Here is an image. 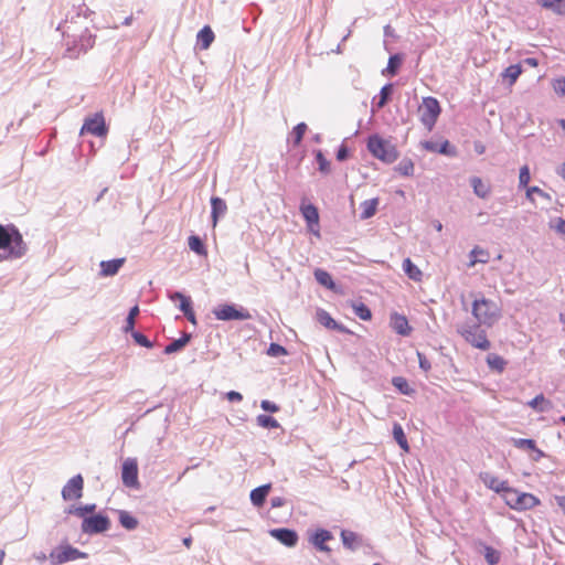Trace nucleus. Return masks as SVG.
<instances>
[{"instance_id": "obj_53", "label": "nucleus", "mask_w": 565, "mask_h": 565, "mask_svg": "<svg viewBox=\"0 0 565 565\" xmlns=\"http://www.w3.org/2000/svg\"><path fill=\"white\" fill-rule=\"evenodd\" d=\"M96 509V504H86V505H81V507H77L74 509V514L79 516V518H87L86 514L88 513H93Z\"/></svg>"}, {"instance_id": "obj_60", "label": "nucleus", "mask_w": 565, "mask_h": 565, "mask_svg": "<svg viewBox=\"0 0 565 565\" xmlns=\"http://www.w3.org/2000/svg\"><path fill=\"white\" fill-rule=\"evenodd\" d=\"M226 398L230 401V402H235V403H238L243 399V395L239 393V392H236V391H230L227 392L226 394Z\"/></svg>"}, {"instance_id": "obj_36", "label": "nucleus", "mask_w": 565, "mask_h": 565, "mask_svg": "<svg viewBox=\"0 0 565 565\" xmlns=\"http://www.w3.org/2000/svg\"><path fill=\"white\" fill-rule=\"evenodd\" d=\"M537 2L557 14H565V0H537Z\"/></svg>"}, {"instance_id": "obj_34", "label": "nucleus", "mask_w": 565, "mask_h": 565, "mask_svg": "<svg viewBox=\"0 0 565 565\" xmlns=\"http://www.w3.org/2000/svg\"><path fill=\"white\" fill-rule=\"evenodd\" d=\"M393 437L403 450H405V451L409 450L406 435L403 430V427L398 423H395L393 426Z\"/></svg>"}, {"instance_id": "obj_14", "label": "nucleus", "mask_w": 565, "mask_h": 565, "mask_svg": "<svg viewBox=\"0 0 565 565\" xmlns=\"http://www.w3.org/2000/svg\"><path fill=\"white\" fill-rule=\"evenodd\" d=\"M269 535L287 547L296 546L299 540L298 533L287 527L271 529Z\"/></svg>"}, {"instance_id": "obj_35", "label": "nucleus", "mask_w": 565, "mask_h": 565, "mask_svg": "<svg viewBox=\"0 0 565 565\" xmlns=\"http://www.w3.org/2000/svg\"><path fill=\"white\" fill-rule=\"evenodd\" d=\"M188 244L190 249L195 254L200 256H204L207 254L206 247L200 236L191 235L188 239Z\"/></svg>"}, {"instance_id": "obj_32", "label": "nucleus", "mask_w": 565, "mask_h": 565, "mask_svg": "<svg viewBox=\"0 0 565 565\" xmlns=\"http://www.w3.org/2000/svg\"><path fill=\"white\" fill-rule=\"evenodd\" d=\"M527 405L539 412H548L552 408V403L546 399L543 394L535 396L527 403Z\"/></svg>"}, {"instance_id": "obj_27", "label": "nucleus", "mask_w": 565, "mask_h": 565, "mask_svg": "<svg viewBox=\"0 0 565 565\" xmlns=\"http://www.w3.org/2000/svg\"><path fill=\"white\" fill-rule=\"evenodd\" d=\"M377 205H379V199L377 198H374V199H371V200H365L364 202H362L361 205H360V209H361L360 217H361V220L371 218L376 213Z\"/></svg>"}, {"instance_id": "obj_61", "label": "nucleus", "mask_w": 565, "mask_h": 565, "mask_svg": "<svg viewBox=\"0 0 565 565\" xmlns=\"http://www.w3.org/2000/svg\"><path fill=\"white\" fill-rule=\"evenodd\" d=\"M533 455L531 456V460L534 461V462H539L542 458L546 457V454L539 449L536 446H535V449L532 450Z\"/></svg>"}, {"instance_id": "obj_22", "label": "nucleus", "mask_w": 565, "mask_h": 565, "mask_svg": "<svg viewBox=\"0 0 565 565\" xmlns=\"http://www.w3.org/2000/svg\"><path fill=\"white\" fill-rule=\"evenodd\" d=\"M481 479L489 489L498 493H502V495L507 493V490L510 488L507 481L500 480L498 477H494L490 473H483Z\"/></svg>"}, {"instance_id": "obj_25", "label": "nucleus", "mask_w": 565, "mask_h": 565, "mask_svg": "<svg viewBox=\"0 0 565 565\" xmlns=\"http://www.w3.org/2000/svg\"><path fill=\"white\" fill-rule=\"evenodd\" d=\"M213 41H214L213 30L209 25L203 26L196 35L198 46L201 50H207L211 46Z\"/></svg>"}, {"instance_id": "obj_24", "label": "nucleus", "mask_w": 565, "mask_h": 565, "mask_svg": "<svg viewBox=\"0 0 565 565\" xmlns=\"http://www.w3.org/2000/svg\"><path fill=\"white\" fill-rule=\"evenodd\" d=\"M270 483L259 486L250 491V501L255 507H262L270 491Z\"/></svg>"}, {"instance_id": "obj_4", "label": "nucleus", "mask_w": 565, "mask_h": 565, "mask_svg": "<svg viewBox=\"0 0 565 565\" xmlns=\"http://www.w3.org/2000/svg\"><path fill=\"white\" fill-rule=\"evenodd\" d=\"M367 150L376 159L392 163L398 158L396 147L388 140L381 138L379 135H372L367 139Z\"/></svg>"}, {"instance_id": "obj_5", "label": "nucleus", "mask_w": 565, "mask_h": 565, "mask_svg": "<svg viewBox=\"0 0 565 565\" xmlns=\"http://www.w3.org/2000/svg\"><path fill=\"white\" fill-rule=\"evenodd\" d=\"M505 503L513 510L522 511L535 508L541 503L540 499L532 493L520 492L516 489L509 488L503 494Z\"/></svg>"}, {"instance_id": "obj_30", "label": "nucleus", "mask_w": 565, "mask_h": 565, "mask_svg": "<svg viewBox=\"0 0 565 565\" xmlns=\"http://www.w3.org/2000/svg\"><path fill=\"white\" fill-rule=\"evenodd\" d=\"M169 298L172 301H180L179 309L184 313L192 309V300L189 296L183 295L180 291H173L169 294Z\"/></svg>"}, {"instance_id": "obj_1", "label": "nucleus", "mask_w": 565, "mask_h": 565, "mask_svg": "<svg viewBox=\"0 0 565 565\" xmlns=\"http://www.w3.org/2000/svg\"><path fill=\"white\" fill-rule=\"evenodd\" d=\"M95 14L85 3L73 7L67 12L63 24L58 25L65 36V56L70 58H78L85 54L95 44V35L88 30V24L93 22L92 17Z\"/></svg>"}, {"instance_id": "obj_38", "label": "nucleus", "mask_w": 565, "mask_h": 565, "mask_svg": "<svg viewBox=\"0 0 565 565\" xmlns=\"http://www.w3.org/2000/svg\"><path fill=\"white\" fill-rule=\"evenodd\" d=\"M392 384L404 395H412L415 392L408 384L407 380L403 376H394L392 379Z\"/></svg>"}, {"instance_id": "obj_52", "label": "nucleus", "mask_w": 565, "mask_h": 565, "mask_svg": "<svg viewBox=\"0 0 565 565\" xmlns=\"http://www.w3.org/2000/svg\"><path fill=\"white\" fill-rule=\"evenodd\" d=\"M267 354L269 356H274V358H278V356H281V355H286L287 354V350L278 344V343H270L268 350H267Z\"/></svg>"}, {"instance_id": "obj_63", "label": "nucleus", "mask_w": 565, "mask_h": 565, "mask_svg": "<svg viewBox=\"0 0 565 565\" xmlns=\"http://www.w3.org/2000/svg\"><path fill=\"white\" fill-rule=\"evenodd\" d=\"M286 500L282 497H273L270 499V505L271 508H280L285 505Z\"/></svg>"}, {"instance_id": "obj_50", "label": "nucleus", "mask_w": 565, "mask_h": 565, "mask_svg": "<svg viewBox=\"0 0 565 565\" xmlns=\"http://www.w3.org/2000/svg\"><path fill=\"white\" fill-rule=\"evenodd\" d=\"M306 130H307V125L305 122H300L296 127H294L292 137H294L295 146H298L301 142Z\"/></svg>"}, {"instance_id": "obj_45", "label": "nucleus", "mask_w": 565, "mask_h": 565, "mask_svg": "<svg viewBox=\"0 0 565 565\" xmlns=\"http://www.w3.org/2000/svg\"><path fill=\"white\" fill-rule=\"evenodd\" d=\"M139 315V307L136 305L130 308L129 313L126 319V324L124 327V332L130 333L135 330V321L136 317Z\"/></svg>"}, {"instance_id": "obj_11", "label": "nucleus", "mask_w": 565, "mask_h": 565, "mask_svg": "<svg viewBox=\"0 0 565 565\" xmlns=\"http://www.w3.org/2000/svg\"><path fill=\"white\" fill-rule=\"evenodd\" d=\"M121 480L128 488H137L138 481V462L135 458H127L121 467Z\"/></svg>"}, {"instance_id": "obj_58", "label": "nucleus", "mask_w": 565, "mask_h": 565, "mask_svg": "<svg viewBox=\"0 0 565 565\" xmlns=\"http://www.w3.org/2000/svg\"><path fill=\"white\" fill-rule=\"evenodd\" d=\"M349 157V150L344 145H341L337 151V160L344 161Z\"/></svg>"}, {"instance_id": "obj_2", "label": "nucleus", "mask_w": 565, "mask_h": 565, "mask_svg": "<svg viewBox=\"0 0 565 565\" xmlns=\"http://www.w3.org/2000/svg\"><path fill=\"white\" fill-rule=\"evenodd\" d=\"M28 252L22 234L14 225L0 224V262L19 259Z\"/></svg>"}, {"instance_id": "obj_26", "label": "nucleus", "mask_w": 565, "mask_h": 565, "mask_svg": "<svg viewBox=\"0 0 565 565\" xmlns=\"http://www.w3.org/2000/svg\"><path fill=\"white\" fill-rule=\"evenodd\" d=\"M192 335L190 333L184 332L181 338L173 340L168 345H166L163 352L164 354H172L181 351L191 340Z\"/></svg>"}, {"instance_id": "obj_40", "label": "nucleus", "mask_w": 565, "mask_h": 565, "mask_svg": "<svg viewBox=\"0 0 565 565\" xmlns=\"http://www.w3.org/2000/svg\"><path fill=\"white\" fill-rule=\"evenodd\" d=\"M393 94V84H386L381 88L379 100L376 102V108L381 109L383 108L388 100L391 99V96Z\"/></svg>"}, {"instance_id": "obj_13", "label": "nucleus", "mask_w": 565, "mask_h": 565, "mask_svg": "<svg viewBox=\"0 0 565 565\" xmlns=\"http://www.w3.org/2000/svg\"><path fill=\"white\" fill-rule=\"evenodd\" d=\"M84 480L81 475L71 478L62 489V497L65 501L79 499L83 494Z\"/></svg>"}, {"instance_id": "obj_12", "label": "nucleus", "mask_w": 565, "mask_h": 565, "mask_svg": "<svg viewBox=\"0 0 565 565\" xmlns=\"http://www.w3.org/2000/svg\"><path fill=\"white\" fill-rule=\"evenodd\" d=\"M107 131L108 129L104 116L102 114H95L94 117L85 119L81 135L88 132L96 137H104L107 135Z\"/></svg>"}, {"instance_id": "obj_39", "label": "nucleus", "mask_w": 565, "mask_h": 565, "mask_svg": "<svg viewBox=\"0 0 565 565\" xmlns=\"http://www.w3.org/2000/svg\"><path fill=\"white\" fill-rule=\"evenodd\" d=\"M511 444L520 449V450H524V451H532L533 449H535V440L534 439H527V438H514L512 437L510 439Z\"/></svg>"}, {"instance_id": "obj_7", "label": "nucleus", "mask_w": 565, "mask_h": 565, "mask_svg": "<svg viewBox=\"0 0 565 565\" xmlns=\"http://www.w3.org/2000/svg\"><path fill=\"white\" fill-rule=\"evenodd\" d=\"M441 108L439 102L435 97H425L423 105L419 107L420 121L428 129L431 130L435 126Z\"/></svg>"}, {"instance_id": "obj_10", "label": "nucleus", "mask_w": 565, "mask_h": 565, "mask_svg": "<svg viewBox=\"0 0 565 565\" xmlns=\"http://www.w3.org/2000/svg\"><path fill=\"white\" fill-rule=\"evenodd\" d=\"M110 527V520L107 515L95 514L84 518L82 522V531L86 534H99L108 531Z\"/></svg>"}, {"instance_id": "obj_46", "label": "nucleus", "mask_w": 565, "mask_h": 565, "mask_svg": "<svg viewBox=\"0 0 565 565\" xmlns=\"http://www.w3.org/2000/svg\"><path fill=\"white\" fill-rule=\"evenodd\" d=\"M257 424L263 428H278L279 423L271 416L260 414L256 417Z\"/></svg>"}, {"instance_id": "obj_31", "label": "nucleus", "mask_w": 565, "mask_h": 565, "mask_svg": "<svg viewBox=\"0 0 565 565\" xmlns=\"http://www.w3.org/2000/svg\"><path fill=\"white\" fill-rule=\"evenodd\" d=\"M470 185L472 186L475 194L481 199H486L490 193L489 185L484 184L479 177H472L470 179Z\"/></svg>"}, {"instance_id": "obj_16", "label": "nucleus", "mask_w": 565, "mask_h": 565, "mask_svg": "<svg viewBox=\"0 0 565 565\" xmlns=\"http://www.w3.org/2000/svg\"><path fill=\"white\" fill-rule=\"evenodd\" d=\"M300 212H301L303 218L306 220L307 225L309 226L310 231L313 232L316 235H319V231L313 230V225L319 227L318 209L313 204H301Z\"/></svg>"}, {"instance_id": "obj_47", "label": "nucleus", "mask_w": 565, "mask_h": 565, "mask_svg": "<svg viewBox=\"0 0 565 565\" xmlns=\"http://www.w3.org/2000/svg\"><path fill=\"white\" fill-rule=\"evenodd\" d=\"M484 558L489 565H497L500 562V552L491 546H484Z\"/></svg>"}, {"instance_id": "obj_19", "label": "nucleus", "mask_w": 565, "mask_h": 565, "mask_svg": "<svg viewBox=\"0 0 565 565\" xmlns=\"http://www.w3.org/2000/svg\"><path fill=\"white\" fill-rule=\"evenodd\" d=\"M126 258H115L110 260H102L99 264L100 271L99 276L102 277H111L115 276L119 269L124 266Z\"/></svg>"}, {"instance_id": "obj_49", "label": "nucleus", "mask_w": 565, "mask_h": 565, "mask_svg": "<svg viewBox=\"0 0 565 565\" xmlns=\"http://www.w3.org/2000/svg\"><path fill=\"white\" fill-rule=\"evenodd\" d=\"M130 334L137 344L148 349H151L153 347V342H151L143 333L134 330L132 332H130Z\"/></svg>"}, {"instance_id": "obj_21", "label": "nucleus", "mask_w": 565, "mask_h": 565, "mask_svg": "<svg viewBox=\"0 0 565 565\" xmlns=\"http://www.w3.org/2000/svg\"><path fill=\"white\" fill-rule=\"evenodd\" d=\"M423 147L427 151L437 152V153H441V154L449 156V157H452V156L456 154L455 147L451 146L448 140H445L441 143H437V142H434V141H425L423 143Z\"/></svg>"}, {"instance_id": "obj_41", "label": "nucleus", "mask_w": 565, "mask_h": 565, "mask_svg": "<svg viewBox=\"0 0 565 565\" xmlns=\"http://www.w3.org/2000/svg\"><path fill=\"white\" fill-rule=\"evenodd\" d=\"M395 170L404 177H412L414 174V162L412 159L404 158L396 166Z\"/></svg>"}, {"instance_id": "obj_62", "label": "nucleus", "mask_w": 565, "mask_h": 565, "mask_svg": "<svg viewBox=\"0 0 565 565\" xmlns=\"http://www.w3.org/2000/svg\"><path fill=\"white\" fill-rule=\"evenodd\" d=\"M554 88L557 93L565 96V78H559L555 82Z\"/></svg>"}, {"instance_id": "obj_64", "label": "nucleus", "mask_w": 565, "mask_h": 565, "mask_svg": "<svg viewBox=\"0 0 565 565\" xmlns=\"http://www.w3.org/2000/svg\"><path fill=\"white\" fill-rule=\"evenodd\" d=\"M523 64L529 65L531 67L537 66L539 62L535 57H526L523 60Z\"/></svg>"}, {"instance_id": "obj_9", "label": "nucleus", "mask_w": 565, "mask_h": 565, "mask_svg": "<svg viewBox=\"0 0 565 565\" xmlns=\"http://www.w3.org/2000/svg\"><path fill=\"white\" fill-rule=\"evenodd\" d=\"M87 554L72 545H62L50 553V559L53 565H61L77 558H86Z\"/></svg>"}, {"instance_id": "obj_8", "label": "nucleus", "mask_w": 565, "mask_h": 565, "mask_svg": "<svg viewBox=\"0 0 565 565\" xmlns=\"http://www.w3.org/2000/svg\"><path fill=\"white\" fill-rule=\"evenodd\" d=\"M213 315L222 321L248 320L252 318L250 313L243 307L230 303L218 305L213 309Z\"/></svg>"}, {"instance_id": "obj_43", "label": "nucleus", "mask_w": 565, "mask_h": 565, "mask_svg": "<svg viewBox=\"0 0 565 565\" xmlns=\"http://www.w3.org/2000/svg\"><path fill=\"white\" fill-rule=\"evenodd\" d=\"M119 523L127 530H135L138 525L137 519L130 515L127 511L119 512Z\"/></svg>"}, {"instance_id": "obj_28", "label": "nucleus", "mask_w": 565, "mask_h": 565, "mask_svg": "<svg viewBox=\"0 0 565 565\" xmlns=\"http://www.w3.org/2000/svg\"><path fill=\"white\" fill-rule=\"evenodd\" d=\"M403 270L407 277L414 281H420L423 278L422 270L411 260V258H405L403 260Z\"/></svg>"}, {"instance_id": "obj_44", "label": "nucleus", "mask_w": 565, "mask_h": 565, "mask_svg": "<svg viewBox=\"0 0 565 565\" xmlns=\"http://www.w3.org/2000/svg\"><path fill=\"white\" fill-rule=\"evenodd\" d=\"M403 58L401 54H393L388 58L386 72L388 75L394 76L397 74L401 65H402Z\"/></svg>"}, {"instance_id": "obj_15", "label": "nucleus", "mask_w": 565, "mask_h": 565, "mask_svg": "<svg viewBox=\"0 0 565 565\" xmlns=\"http://www.w3.org/2000/svg\"><path fill=\"white\" fill-rule=\"evenodd\" d=\"M332 539L333 535L330 531L319 529L309 537V542L320 552H330V547L326 545V542Z\"/></svg>"}, {"instance_id": "obj_57", "label": "nucleus", "mask_w": 565, "mask_h": 565, "mask_svg": "<svg viewBox=\"0 0 565 565\" xmlns=\"http://www.w3.org/2000/svg\"><path fill=\"white\" fill-rule=\"evenodd\" d=\"M417 356H418L419 367L423 371L428 372L431 369V364H430L429 360L425 356V354H423L420 352H417Z\"/></svg>"}, {"instance_id": "obj_3", "label": "nucleus", "mask_w": 565, "mask_h": 565, "mask_svg": "<svg viewBox=\"0 0 565 565\" xmlns=\"http://www.w3.org/2000/svg\"><path fill=\"white\" fill-rule=\"evenodd\" d=\"M472 316L477 323L492 327L501 317L500 307L492 300L484 297H476L472 302Z\"/></svg>"}, {"instance_id": "obj_6", "label": "nucleus", "mask_w": 565, "mask_h": 565, "mask_svg": "<svg viewBox=\"0 0 565 565\" xmlns=\"http://www.w3.org/2000/svg\"><path fill=\"white\" fill-rule=\"evenodd\" d=\"M482 324L473 323L462 326L458 331L462 338L472 347L480 350H489L491 347L487 332L481 328Z\"/></svg>"}, {"instance_id": "obj_54", "label": "nucleus", "mask_w": 565, "mask_h": 565, "mask_svg": "<svg viewBox=\"0 0 565 565\" xmlns=\"http://www.w3.org/2000/svg\"><path fill=\"white\" fill-rule=\"evenodd\" d=\"M531 180L530 169L527 166H523L520 169L519 184L520 186H526Z\"/></svg>"}, {"instance_id": "obj_18", "label": "nucleus", "mask_w": 565, "mask_h": 565, "mask_svg": "<svg viewBox=\"0 0 565 565\" xmlns=\"http://www.w3.org/2000/svg\"><path fill=\"white\" fill-rule=\"evenodd\" d=\"M392 329L399 335L406 337L409 335L412 328L409 327L408 320L405 316L399 315L397 312H393L391 315L390 320Z\"/></svg>"}, {"instance_id": "obj_29", "label": "nucleus", "mask_w": 565, "mask_h": 565, "mask_svg": "<svg viewBox=\"0 0 565 565\" xmlns=\"http://www.w3.org/2000/svg\"><path fill=\"white\" fill-rule=\"evenodd\" d=\"M315 279L323 287L333 290L335 288V284L331 277V275L324 269L317 268L313 273Z\"/></svg>"}, {"instance_id": "obj_37", "label": "nucleus", "mask_w": 565, "mask_h": 565, "mask_svg": "<svg viewBox=\"0 0 565 565\" xmlns=\"http://www.w3.org/2000/svg\"><path fill=\"white\" fill-rule=\"evenodd\" d=\"M521 74L522 66L520 64H513L503 71L502 77L509 79L510 85H513Z\"/></svg>"}, {"instance_id": "obj_20", "label": "nucleus", "mask_w": 565, "mask_h": 565, "mask_svg": "<svg viewBox=\"0 0 565 565\" xmlns=\"http://www.w3.org/2000/svg\"><path fill=\"white\" fill-rule=\"evenodd\" d=\"M340 536L343 546L352 552H355L362 545V536L353 531L342 530Z\"/></svg>"}, {"instance_id": "obj_55", "label": "nucleus", "mask_w": 565, "mask_h": 565, "mask_svg": "<svg viewBox=\"0 0 565 565\" xmlns=\"http://www.w3.org/2000/svg\"><path fill=\"white\" fill-rule=\"evenodd\" d=\"M534 193L542 198L550 199V195L546 192H544L542 189H540L539 186H530L526 190V198L532 201L533 200L532 194H534Z\"/></svg>"}, {"instance_id": "obj_56", "label": "nucleus", "mask_w": 565, "mask_h": 565, "mask_svg": "<svg viewBox=\"0 0 565 565\" xmlns=\"http://www.w3.org/2000/svg\"><path fill=\"white\" fill-rule=\"evenodd\" d=\"M260 407L265 411V412H269V413H276L279 411V406L277 404H275L274 402L271 401H268V399H264L260 403Z\"/></svg>"}, {"instance_id": "obj_33", "label": "nucleus", "mask_w": 565, "mask_h": 565, "mask_svg": "<svg viewBox=\"0 0 565 565\" xmlns=\"http://www.w3.org/2000/svg\"><path fill=\"white\" fill-rule=\"evenodd\" d=\"M487 363L491 370L499 373H502L507 366V361L495 353H490L487 356Z\"/></svg>"}, {"instance_id": "obj_51", "label": "nucleus", "mask_w": 565, "mask_h": 565, "mask_svg": "<svg viewBox=\"0 0 565 565\" xmlns=\"http://www.w3.org/2000/svg\"><path fill=\"white\" fill-rule=\"evenodd\" d=\"M316 160L319 166V171L328 174L330 172V162L326 159L321 150L316 152Z\"/></svg>"}, {"instance_id": "obj_23", "label": "nucleus", "mask_w": 565, "mask_h": 565, "mask_svg": "<svg viewBox=\"0 0 565 565\" xmlns=\"http://www.w3.org/2000/svg\"><path fill=\"white\" fill-rule=\"evenodd\" d=\"M226 211L227 205L223 199L218 196L211 198V217L213 226L217 224L220 217L225 215Z\"/></svg>"}, {"instance_id": "obj_42", "label": "nucleus", "mask_w": 565, "mask_h": 565, "mask_svg": "<svg viewBox=\"0 0 565 565\" xmlns=\"http://www.w3.org/2000/svg\"><path fill=\"white\" fill-rule=\"evenodd\" d=\"M470 264L469 266H473L476 265L477 263H487L488 262V258H489V254L488 252H486L484 249L476 246L471 252H470Z\"/></svg>"}, {"instance_id": "obj_59", "label": "nucleus", "mask_w": 565, "mask_h": 565, "mask_svg": "<svg viewBox=\"0 0 565 565\" xmlns=\"http://www.w3.org/2000/svg\"><path fill=\"white\" fill-rule=\"evenodd\" d=\"M555 231L559 234L565 235V220L562 217H557L555 220V225L553 226Z\"/></svg>"}, {"instance_id": "obj_17", "label": "nucleus", "mask_w": 565, "mask_h": 565, "mask_svg": "<svg viewBox=\"0 0 565 565\" xmlns=\"http://www.w3.org/2000/svg\"><path fill=\"white\" fill-rule=\"evenodd\" d=\"M317 320L320 324L330 330H337L341 333H349L350 331L341 323H338L328 311L324 309L317 310Z\"/></svg>"}, {"instance_id": "obj_48", "label": "nucleus", "mask_w": 565, "mask_h": 565, "mask_svg": "<svg viewBox=\"0 0 565 565\" xmlns=\"http://www.w3.org/2000/svg\"><path fill=\"white\" fill-rule=\"evenodd\" d=\"M353 309H354V313L361 319V320H364V321H367L372 318V313H371V310L369 309L367 306H365L364 303L360 302L358 305H354L353 306Z\"/></svg>"}]
</instances>
